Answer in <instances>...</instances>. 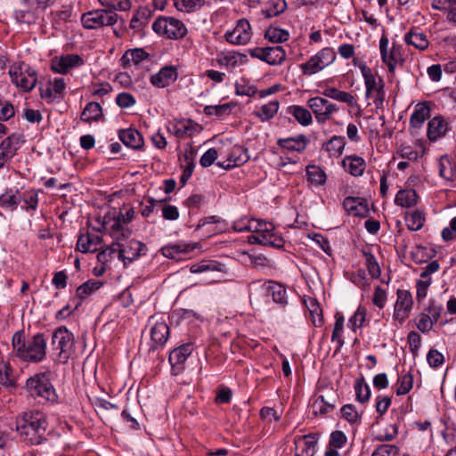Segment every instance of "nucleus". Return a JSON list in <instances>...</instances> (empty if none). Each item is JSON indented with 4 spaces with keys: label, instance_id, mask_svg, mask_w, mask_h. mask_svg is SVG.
<instances>
[{
    "label": "nucleus",
    "instance_id": "46",
    "mask_svg": "<svg viewBox=\"0 0 456 456\" xmlns=\"http://www.w3.org/2000/svg\"><path fill=\"white\" fill-rule=\"evenodd\" d=\"M405 222L407 227L411 231H419L424 225L425 216L421 211L415 210L412 213L406 216Z\"/></svg>",
    "mask_w": 456,
    "mask_h": 456
},
{
    "label": "nucleus",
    "instance_id": "5",
    "mask_svg": "<svg viewBox=\"0 0 456 456\" xmlns=\"http://www.w3.org/2000/svg\"><path fill=\"white\" fill-rule=\"evenodd\" d=\"M26 389L32 396H39L47 401L55 402L57 395L50 380V372L37 373L27 379Z\"/></svg>",
    "mask_w": 456,
    "mask_h": 456
},
{
    "label": "nucleus",
    "instance_id": "6",
    "mask_svg": "<svg viewBox=\"0 0 456 456\" xmlns=\"http://www.w3.org/2000/svg\"><path fill=\"white\" fill-rule=\"evenodd\" d=\"M9 75L12 82L25 92L31 91L37 82V72L23 62L12 65Z\"/></svg>",
    "mask_w": 456,
    "mask_h": 456
},
{
    "label": "nucleus",
    "instance_id": "52",
    "mask_svg": "<svg viewBox=\"0 0 456 456\" xmlns=\"http://www.w3.org/2000/svg\"><path fill=\"white\" fill-rule=\"evenodd\" d=\"M363 256H365L366 260V266L369 272V274L374 278L378 279L380 276L381 271L379 265L374 256L373 254H371L369 251L363 250L362 251Z\"/></svg>",
    "mask_w": 456,
    "mask_h": 456
},
{
    "label": "nucleus",
    "instance_id": "1",
    "mask_svg": "<svg viewBox=\"0 0 456 456\" xmlns=\"http://www.w3.org/2000/svg\"><path fill=\"white\" fill-rule=\"evenodd\" d=\"M12 344L16 356L24 362L37 363L45 358L46 339L41 333L26 339L22 330L17 331L12 336Z\"/></svg>",
    "mask_w": 456,
    "mask_h": 456
},
{
    "label": "nucleus",
    "instance_id": "4",
    "mask_svg": "<svg viewBox=\"0 0 456 456\" xmlns=\"http://www.w3.org/2000/svg\"><path fill=\"white\" fill-rule=\"evenodd\" d=\"M53 4V0H20V8L14 12L20 23L34 24L44 12Z\"/></svg>",
    "mask_w": 456,
    "mask_h": 456
},
{
    "label": "nucleus",
    "instance_id": "21",
    "mask_svg": "<svg viewBox=\"0 0 456 456\" xmlns=\"http://www.w3.org/2000/svg\"><path fill=\"white\" fill-rule=\"evenodd\" d=\"M150 54L142 48H135L126 51L120 59L121 64L124 69H127L131 64L135 66L140 65L144 61H150Z\"/></svg>",
    "mask_w": 456,
    "mask_h": 456
},
{
    "label": "nucleus",
    "instance_id": "15",
    "mask_svg": "<svg viewBox=\"0 0 456 456\" xmlns=\"http://www.w3.org/2000/svg\"><path fill=\"white\" fill-rule=\"evenodd\" d=\"M193 351V345L186 343L172 350L169 354V362L173 374L178 375L183 370V364Z\"/></svg>",
    "mask_w": 456,
    "mask_h": 456
},
{
    "label": "nucleus",
    "instance_id": "42",
    "mask_svg": "<svg viewBox=\"0 0 456 456\" xmlns=\"http://www.w3.org/2000/svg\"><path fill=\"white\" fill-rule=\"evenodd\" d=\"M404 41L419 50H425L428 47L429 42L423 33L408 32L404 37Z\"/></svg>",
    "mask_w": 456,
    "mask_h": 456
},
{
    "label": "nucleus",
    "instance_id": "47",
    "mask_svg": "<svg viewBox=\"0 0 456 456\" xmlns=\"http://www.w3.org/2000/svg\"><path fill=\"white\" fill-rule=\"evenodd\" d=\"M132 231L125 227L123 224L118 223H113L110 228V236L114 240L113 242H126L128 241L127 239L131 235Z\"/></svg>",
    "mask_w": 456,
    "mask_h": 456
},
{
    "label": "nucleus",
    "instance_id": "58",
    "mask_svg": "<svg viewBox=\"0 0 456 456\" xmlns=\"http://www.w3.org/2000/svg\"><path fill=\"white\" fill-rule=\"evenodd\" d=\"M307 142V138L303 134L287 137V151H303L306 148Z\"/></svg>",
    "mask_w": 456,
    "mask_h": 456
},
{
    "label": "nucleus",
    "instance_id": "2",
    "mask_svg": "<svg viewBox=\"0 0 456 456\" xmlns=\"http://www.w3.org/2000/svg\"><path fill=\"white\" fill-rule=\"evenodd\" d=\"M16 429L26 443L38 445L45 440L46 421L40 412L26 413L17 421Z\"/></svg>",
    "mask_w": 456,
    "mask_h": 456
},
{
    "label": "nucleus",
    "instance_id": "63",
    "mask_svg": "<svg viewBox=\"0 0 456 456\" xmlns=\"http://www.w3.org/2000/svg\"><path fill=\"white\" fill-rule=\"evenodd\" d=\"M21 201V196L6 191L0 197V205L5 208H15Z\"/></svg>",
    "mask_w": 456,
    "mask_h": 456
},
{
    "label": "nucleus",
    "instance_id": "62",
    "mask_svg": "<svg viewBox=\"0 0 456 456\" xmlns=\"http://www.w3.org/2000/svg\"><path fill=\"white\" fill-rule=\"evenodd\" d=\"M356 398L361 403H365L370 399V387L363 382V380H356L354 384Z\"/></svg>",
    "mask_w": 456,
    "mask_h": 456
},
{
    "label": "nucleus",
    "instance_id": "29",
    "mask_svg": "<svg viewBox=\"0 0 456 456\" xmlns=\"http://www.w3.org/2000/svg\"><path fill=\"white\" fill-rule=\"evenodd\" d=\"M198 124L192 120H180L173 125V132L177 138L191 137L198 131Z\"/></svg>",
    "mask_w": 456,
    "mask_h": 456
},
{
    "label": "nucleus",
    "instance_id": "54",
    "mask_svg": "<svg viewBox=\"0 0 456 456\" xmlns=\"http://www.w3.org/2000/svg\"><path fill=\"white\" fill-rule=\"evenodd\" d=\"M235 104L228 102L221 105H208L204 108V113L208 116H217L222 117L230 113L232 107Z\"/></svg>",
    "mask_w": 456,
    "mask_h": 456
},
{
    "label": "nucleus",
    "instance_id": "45",
    "mask_svg": "<svg viewBox=\"0 0 456 456\" xmlns=\"http://www.w3.org/2000/svg\"><path fill=\"white\" fill-rule=\"evenodd\" d=\"M439 175L446 181H453L455 170L447 157H441L438 160Z\"/></svg>",
    "mask_w": 456,
    "mask_h": 456
},
{
    "label": "nucleus",
    "instance_id": "64",
    "mask_svg": "<svg viewBox=\"0 0 456 456\" xmlns=\"http://www.w3.org/2000/svg\"><path fill=\"white\" fill-rule=\"evenodd\" d=\"M21 200L27 205L24 208L28 210H36L38 205V195L36 191H28L22 194Z\"/></svg>",
    "mask_w": 456,
    "mask_h": 456
},
{
    "label": "nucleus",
    "instance_id": "20",
    "mask_svg": "<svg viewBox=\"0 0 456 456\" xmlns=\"http://www.w3.org/2000/svg\"><path fill=\"white\" fill-rule=\"evenodd\" d=\"M249 160V155L248 152V149L243 146L235 145L232 149L231 152L228 155L226 164L224 162H218L217 165L224 168H231L234 167H239Z\"/></svg>",
    "mask_w": 456,
    "mask_h": 456
},
{
    "label": "nucleus",
    "instance_id": "16",
    "mask_svg": "<svg viewBox=\"0 0 456 456\" xmlns=\"http://www.w3.org/2000/svg\"><path fill=\"white\" fill-rule=\"evenodd\" d=\"M388 39L387 37L382 36L379 41V49L382 61L387 66L390 73H394L396 64L401 61L402 56L398 47L393 45L388 52Z\"/></svg>",
    "mask_w": 456,
    "mask_h": 456
},
{
    "label": "nucleus",
    "instance_id": "11",
    "mask_svg": "<svg viewBox=\"0 0 456 456\" xmlns=\"http://www.w3.org/2000/svg\"><path fill=\"white\" fill-rule=\"evenodd\" d=\"M396 296L393 316L395 321L403 323L410 315L413 300L411 292L406 289H398Z\"/></svg>",
    "mask_w": 456,
    "mask_h": 456
},
{
    "label": "nucleus",
    "instance_id": "18",
    "mask_svg": "<svg viewBox=\"0 0 456 456\" xmlns=\"http://www.w3.org/2000/svg\"><path fill=\"white\" fill-rule=\"evenodd\" d=\"M229 43L234 45H245L251 38L250 26L248 20H240L234 29L225 34Z\"/></svg>",
    "mask_w": 456,
    "mask_h": 456
},
{
    "label": "nucleus",
    "instance_id": "39",
    "mask_svg": "<svg viewBox=\"0 0 456 456\" xmlns=\"http://www.w3.org/2000/svg\"><path fill=\"white\" fill-rule=\"evenodd\" d=\"M430 110L426 103L418 104L411 116V125L412 127L419 128L425 120L429 118Z\"/></svg>",
    "mask_w": 456,
    "mask_h": 456
},
{
    "label": "nucleus",
    "instance_id": "24",
    "mask_svg": "<svg viewBox=\"0 0 456 456\" xmlns=\"http://www.w3.org/2000/svg\"><path fill=\"white\" fill-rule=\"evenodd\" d=\"M169 337V327L164 322H156L151 330V338L154 345L152 349L163 346Z\"/></svg>",
    "mask_w": 456,
    "mask_h": 456
},
{
    "label": "nucleus",
    "instance_id": "56",
    "mask_svg": "<svg viewBox=\"0 0 456 456\" xmlns=\"http://www.w3.org/2000/svg\"><path fill=\"white\" fill-rule=\"evenodd\" d=\"M396 395H403L408 394L413 386V376L411 373H406L401 376L397 381Z\"/></svg>",
    "mask_w": 456,
    "mask_h": 456
},
{
    "label": "nucleus",
    "instance_id": "35",
    "mask_svg": "<svg viewBox=\"0 0 456 456\" xmlns=\"http://www.w3.org/2000/svg\"><path fill=\"white\" fill-rule=\"evenodd\" d=\"M396 205L403 208H411L417 204L418 194L415 190H400L395 199Z\"/></svg>",
    "mask_w": 456,
    "mask_h": 456
},
{
    "label": "nucleus",
    "instance_id": "13",
    "mask_svg": "<svg viewBox=\"0 0 456 456\" xmlns=\"http://www.w3.org/2000/svg\"><path fill=\"white\" fill-rule=\"evenodd\" d=\"M319 441V434L312 433L296 437L294 440L296 456H314Z\"/></svg>",
    "mask_w": 456,
    "mask_h": 456
},
{
    "label": "nucleus",
    "instance_id": "28",
    "mask_svg": "<svg viewBox=\"0 0 456 456\" xmlns=\"http://www.w3.org/2000/svg\"><path fill=\"white\" fill-rule=\"evenodd\" d=\"M102 243V238L94 234H82L78 237L77 248L82 253L94 252L97 246Z\"/></svg>",
    "mask_w": 456,
    "mask_h": 456
},
{
    "label": "nucleus",
    "instance_id": "55",
    "mask_svg": "<svg viewBox=\"0 0 456 456\" xmlns=\"http://www.w3.org/2000/svg\"><path fill=\"white\" fill-rule=\"evenodd\" d=\"M366 320V309L360 305L354 315L348 321L349 328L355 331L356 329L363 326Z\"/></svg>",
    "mask_w": 456,
    "mask_h": 456
},
{
    "label": "nucleus",
    "instance_id": "37",
    "mask_svg": "<svg viewBox=\"0 0 456 456\" xmlns=\"http://www.w3.org/2000/svg\"><path fill=\"white\" fill-rule=\"evenodd\" d=\"M102 286V282L99 281H94L89 280L86 281L85 283L81 284L76 291L77 297L80 299V301L76 305L75 309H77L80 305L81 302L90 296L94 291L98 290Z\"/></svg>",
    "mask_w": 456,
    "mask_h": 456
},
{
    "label": "nucleus",
    "instance_id": "61",
    "mask_svg": "<svg viewBox=\"0 0 456 456\" xmlns=\"http://www.w3.org/2000/svg\"><path fill=\"white\" fill-rule=\"evenodd\" d=\"M99 14L101 28L103 26L114 25L119 18V16L115 12L109 10L108 8L99 10Z\"/></svg>",
    "mask_w": 456,
    "mask_h": 456
},
{
    "label": "nucleus",
    "instance_id": "43",
    "mask_svg": "<svg viewBox=\"0 0 456 456\" xmlns=\"http://www.w3.org/2000/svg\"><path fill=\"white\" fill-rule=\"evenodd\" d=\"M335 324L333 332L331 335V340L337 341L338 343V348L337 351H338L344 345V339L342 338V334L344 330V322L345 319L344 316L340 313H337L335 314Z\"/></svg>",
    "mask_w": 456,
    "mask_h": 456
},
{
    "label": "nucleus",
    "instance_id": "31",
    "mask_svg": "<svg viewBox=\"0 0 456 456\" xmlns=\"http://www.w3.org/2000/svg\"><path fill=\"white\" fill-rule=\"evenodd\" d=\"M287 112L289 113L295 120L303 126H308L313 122L311 112L299 105H292L287 108Z\"/></svg>",
    "mask_w": 456,
    "mask_h": 456
},
{
    "label": "nucleus",
    "instance_id": "32",
    "mask_svg": "<svg viewBox=\"0 0 456 456\" xmlns=\"http://www.w3.org/2000/svg\"><path fill=\"white\" fill-rule=\"evenodd\" d=\"M195 248L194 246L184 242L167 245L161 248L164 256L171 259H175L181 253L191 252Z\"/></svg>",
    "mask_w": 456,
    "mask_h": 456
},
{
    "label": "nucleus",
    "instance_id": "33",
    "mask_svg": "<svg viewBox=\"0 0 456 456\" xmlns=\"http://www.w3.org/2000/svg\"><path fill=\"white\" fill-rule=\"evenodd\" d=\"M345 146V137L334 135L328 142L323 143L322 148L329 152L330 157H339L343 153Z\"/></svg>",
    "mask_w": 456,
    "mask_h": 456
},
{
    "label": "nucleus",
    "instance_id": "23",
    "mask_svg": "<svg viewBox=\"0 0 456 456\" xmlns=\"http://www.w3.org/2000/svg\"><path fill=\"white\" fill-rule=\"evenodd\" d=\"M361 73L364 78L367 98L377 92L379 86H384L382 78L377 77L367 65H361Z\"/></svg>",
    "mask_w": 456,
    "mask_h": 456
},
{
    "label": "nucleus",
    "instance_id": "19",
    "mask_svg": "<svg viewBox=\"0 0 456 456\" xmlns=\"http://www.w3.org/2000/svg\"><path fill=\"white\" fill-rule=\"evenodd\" d=\"M177 77L178 73L175 67L165 66L151 77V83L156 87L164 88L174 83Z\"/></svg>",
    "mask_w": 456,
    "mask_h": 456
},
{
    "label": "nucleus",
    "instance_id": "3",
    "mask_svg": "<svg viewBox=\"0 0 456 456\" xmlns=\"http://www.w3.org/2000/svg\"><path fill=\"white\" fill-rule=\"evenodd\" d=\"M74 335L66 327H60L55 330L52 336L53 350L58 351L53 358L54 362L67 363L74 353Z\"/></svg>",
    "mask_w": 456,
    "mask_h": 456
},
{
    "label": "nucleus",
    "instance_id": "60",
    "mask_svg": "<svg viewBox=\"0 0 456 456\" xmlns=\"http://www.w3.org/2000/svg\"><path fill=\"white\" fill-rule=\"evenodd\" d=\"M248 229L257 233H271L273 232L274 226L272 223L251 220L248 224Z\"/></svg>",
    "mask_w": 456,
    "mask_h": 456
},
{
    "label": "nucleus",
    "instance_id": "14",
    "mask_svg": "<svg viewBox=\"0 0 456 456\" xmlns=\"http://www.w3.org/2000/svg\"><path fill=\"white\" fill-rule=\"evenodd\" d=\"M84 63V60L78 54H66L53 59L51 69L55 73L67 74L71 69L80 67Z\"/></svg>",
    "mask_w": 456,
    "mask_h": 456
},
{
    "label": "nucleus",
    "instance_id": "38",
    "mask_svg": "<svg viewBox=\"0 0 456 456\" xmlns=\"http://www.w3.org/2000/svg\"><path fill=\"white\" fill-rule=\"evenodd\" d=\"M322 94L326 97L347 103L349 106H354L356 103L354 97L351 94L340 91L335 87H327L322 92Z\"/></svg>",
    "mask_w": 456,
    "mask_h": 456
},
{
    "label": "nucleus",
    "instance_id": "57",
    "mask_svg": "<svg viewBox=\"0 0 456 456\" xmlns=\"http://www.w3.org/2000/svg\"><path fill=\"white\" fill-rule=\"evenodd\" d=\"M279 102L278 101H272L267 104H265L261 107L260 110L256 113V115L262 120H268L272 118L278 111Z\"/></svg>",
    "mask_w": 456,
    "mask_h": 456
},
{
    "label": "nucleus",
    "instance_id": "49",
    "mask_svg": "<svg viewBox=\"0 0 456 456\" xmlns=\"http://www.w3.org/2000/svg\"><path fill=\"white\" fill-rule=\"evenodd\" d=\"M83 26L88 29L101 28L99 10H94L84 13L81 18Z\"/></svg>",
    "mask_w": 456,
    "mask_h": 456
},
{
    "label": "nucleus",
    "instance_id": "25",
    "mask_svg": "<svg viewBox=\"0 0 456 456\" xmlns=\"http://www.w3.org/2000/svg\"><path fill=\"white\" fill-rule=\"evenodd\" d=\"M346 443L347 437L343 431L335 430L331 432L325 456H340L338 450L343 448Z\"/></svg>",
    "mask_w": 456,
    "mask_h": 456
},
{
    "label": "nucleus",
    "instance_id": "22",
    "mask_svg": "<svg viewBox=\"0 0 456 456\" xmlns=\"http://www.w3.org/2000/svg\"><path fill=\"white\" fill-rule=\"evenodd\" d=\"M344 169L353 176H361L365 168V160L356 155L346 156L342 160Z\"/></svg>",
    "mask_w": 456,
    "mask_h": 456
},
{
    "label": "nucleus",
    "instance_id": "48",
    "mask_svg": "<svg viewBox=\"0 0 456 456\" xmlns=\"http://www.w3.org/2000/svg\"><path fill=\"white\" fill-rule=\"evenodd\" d=\"M313 412L314 415H325L333 411L334 404L324 399L323 395L318 396L312 404Z\"/></svg>",
    "mask_w": 456,
    "mask_h": 456
},
{
    "label": "nucleus",
    "instance_id": "7",
    "mask_svg": "<svg viewBox=\"0 0 456 456\" xmlns=\"http://www.w3.org/2000/svg\"><path fill=\"white\" fill-rule=\"evenodd\" d=\"M336 53L331 47H324L300 65L304 75L311 76L322 70L336 61Z\"/></svg>",
    "mask_w": 456,
    "mask_h": 456
},
{
    "label": "nucleus",
    "instance_id": "27",
    "mask_svg": "<svg viewBox=\"0 0 456 456\" xmlns=\"http://www.w3.org/2000/svg\"><path fill=\"white\" fill-rule=\"evenodd\" d=\"M118 136L125 145L133 149H141L144 142L142 135L133 128L121 130Z\"/></svg>",
    "mask_w": 456,
    "mask_h": 456
},
{
    "label": "nucleus",
    "instance_id": "9",
    "mask_svg": "<svg viewBox=\"0 0 456 456\" xmlns=\"http://www.w3.org/2000/svg\"><path fill=\"white\" fill-rule=\"evenodd\" d=\"M307 105L314 112L316 121L321 124L330 120L331 115L338 110V107L336 104L319 96L310 98L307 102Z\"/></svg>",
    "mask_w": 456,
    "mask_h": 456
},
{
    "label": "nucleus",
    "instance_id": "8",
    "mask_svg": "<svg viewBox=\"0 0 456 456\" xmlns=\"http://www.w3.org/2000/svg\"><path fill=\"white\" fill-rule=\"evenodd\" d=\"M152 29L159 35L170 39L183 38L187 34L185 25L173 17H159L152 24Z\"/></svg>",
    "mask_w": 456,
    "mask_h": 456
},
{
    "label": "nucleus",
    "instance_id": "36",
    "mask_svg": "<svg viewBox=\"0 0 456 456\" xmlns=\"http://www.w3.org/2000/svg\"><path fill=\"white\" fill-rule=\"evenodd\" d=\"M102 115V109L100 103L95 102H88L83 110L80 119L86 123L98 120Z\"/></svg>",
    "mask_w": 456,
    "mask_h": 456
},
{
    "label": "nucleus",
    "instance_id": "40",
    "mask_svg": "<svg viewBox=\"0 0 456 456\" xmlns=\"http://www.w3.org/2000/svg\"><path fill=\"white\" fill-rule=\"evenodd\" d=\"M0 386L9 389L16 387L12 367L10 364L3 362H0Z\"/></svg>",
    "mask_w": 456,
    "mask_h": 456
},
{
    "label": "nucleus",
    "instance_id": "51",
    "mask_svg": "<svg viewBox=\"0 0 456 456\" xmlns=\"http://www.w3.org/2000/svg\"><path fill=\"white\" fill-rule=\"evenodd\" d=\"M356 202L357 199L347 197L345 199L343 205L347 211L352 212L354 216H364L368 212L366 205L362 202L356 205Z\"/></svg>",
    "mask_w": 456,
    "mask_h": 456
},
{
    "label": "nucleus",
    "instance_id": "50",
    "mask_svg": "<svg viewBox=\"0 0 456 456\" xmlns=\"http://www.w3.org/2000/svg\"><path fill=\"white\" fill-rule=\"evenodd\" d=\"M306 174L308 180L316 185H322L326 181L325 172L318 166H308Z\"/></svg>",
    "mask_w": 456,
    "mask_h": 456
},
{
    "label": "nucleus",
    "instance_id": "17",
    "mask_svg": "<svg viewBox=\"0 0 456 456\" xmlns=\"http://www.w3.org/2000/svg\"><path fill=\"white\" fill-rule=\"evenodd\" d=\"M119 250V259L125 265L132 263L138 258L142 251L145 249V245L136 240H130L126 242H121Z\"/></svg>",
    "mask_w": 456,
    "mask_h": 456
},
{
    "label": "nucleus",
    "instance_id": "30",
    "mask_svg": "<svg viewBox=\"0 0 456 456\" xmlns=\"http://www.w3.org/2000/svg\"><path fill=\"white\" fill-rule=\"evenodd\" d=\"M152 16V12L148 7H141L134 14L130 21V28L136 31L142 30Z\"/></svg>",
    "mask_w": 456,
    "mask_h": 456
},
{
    "label": "nucleus",
    "instance_id": "53",
    "mask_svg": "<svg viewBox=\"0 0 456 456\" xmlns=\"http://www.w3.org/2000/svg\"><path fill=\"white\" fill-rule=\"evenodd\" d=\"M99 2L104 8L115 12L116 11H128L132 6L130 0H99Z\"/></svg>",
    "mask_w": 456,
    "mask_h": 456
},
{
    "label": "nucleus",
    "instance_id": "12",
    "mask_svg": "<svg viewBox=\"0 0 456 456\" xmlns=\"http://www.w3.org/2000/svg\"><path fill=\"white\" fill-rule=\"evenodd\" d=\"M253 57L266 61L271 65H276L282 62L285 59V51L281 45L259 48L256 47L250 51Z\"/></svg>",
    "mask_w": 456,
    "mask_h": 456
},
{
    "label": "nucleus",
    "instance_id": "34",
    "mask_svg": "<svg viewBox=\"0 0 456 456\" xmlns=\"http://www.w3.org/2000/svg\"><path fill=\"white\" fill-rule=\"evenodd\" d=\"M305 305L308 309L313 324L317 327L322 326L323 323V314L318 301L314 297H308L305 300Z\"/></svg>",
    "mask_w": 456,
    "mask_h": 456
},
{
    "label": "nucleus",
    "instance_id": "10",
    "mask_svg": "<svg viewBox=\"0 0 456 456\" xmlns=\"http://www.w3.org/2000/svg\"><path fill=\"white\" fill-rule=\"evenodd\" d=\"M23 142L22 135L18 134H12L1 142L0 169L16 156L18 150L21 147Z\"/></svg>",
    "mask_w": 456,
    "mask_h": 456
},
{
    "label": "nucleus",
    "instance_id": "44",
    "mask_svg": "<svg viewBox=\"0 0 456 456\" xmlns=\"http://www.w3.org/2000/svg\"><path fill=\"white\" fill-rule=\"evenodd\" d=\"M266 293L268 297H272L275 303L283 304L285 298V289L281 284L275 281H268Z\"/></svg>",
    "mask_w": 456,
    "mask_h": 456
},
{
    "label": "nucleus",
    "instance_id": "59",
    "mask_svg": "<svg viewBox=\"0 0 456 456\" xmlns=\"http://www.w3.org/2000/svg\"><path fill=\"white\" fill-rule=\"evenodd\" d=\"M268 7L263 11L267 18L276 16L285 11V0H270Z\"/></svg>",
    "mask_w": 456,
    "mask_h": 456
},
{
    "label": "nucleus",
    "instance_id": "26",
    "mask_svg": "<svg viewBox=\"0 0 456 456\" xmlns=\"http://www.w3.org/2000/svg\"><path fill=\"white\" fill-rule=\"evenodd\" d=\"M448 129V123L442 117H435L428 122V137L430 141H436L444 136Z\"/></svg>",
    "mask_w": 456,
    "mask_h": 456
},
{
    "label": "nucleus",
    "instance_id": "41",
    "mask_svg": "<svg viewBox=\"0 0 456 456\" xmlns=\"http://www.w3.org/2000/svg\"><path fill=\"white\" fill-rule=\"evenodd\" d=\"M175 8L183 12H195L205 4V0H174Z\"/></svg>",
    "mask_w": 456,
    "mask_h": 456
}]
</instances>
